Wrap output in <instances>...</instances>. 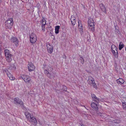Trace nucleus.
Returning a JSON list of instances; mask_svg holds the SVG:
<instances>
[{
	"label": "nucleus",
	"instance_id": "1",
	"mask_svg": "<svg viewBox=\"0 0 126 126\" xmlns=\"http://www.w3.org/2000/svg\"><path fill=\"white\" fill-rule=\"evenodd\" d=\"M13 19L10 18L6 20L5 24L6 29H10L12 28L13 24Z\"/></svg>",
	"mask_w": 126,
	"mask_h": 126
},
{
	"label": "nucleus",
	"instance_id": "2",
	"mask_svg": "<svg viewBox=\"0 0 126 126\" xmlns=\"http://www.w3.org/2000/svg\"><path fill=\"white\" fill-rule=\"evenodd\" d=\"M88 83L91 86L96 89H97V87L96 85L94 79L91 76L89 77L87 80Z\"/></svg>",
	"mask_w": 126,
	"mask_h": 126
},
{
	"label": "nucleus",
	"instance_id": "3",
	"mask_svg": "<svg viewBox=\"0 0 126 126\" xmlns=\"http://www.w3.org/2000/svg\"><path fill=\"white\" fill-rule=\"evenodd\" d=\"M88 26L89 29L91 30L94 32V26L95 23L92 19L91 18H89L88 21Z\"/></svg>",
	"mask_w": 126,
	"mask_h": 126
},
{
	"label": "nucleus",
	"instance_id": "4",
	"mask_svg": "<svg viewBox=\"0 0 126 126\" xmlns=\"http://www.w3.org/2000/svg\"><path fill=\"white\" fill-rule=\"evenodd\" d=\"M111 49L112 54L115 58H117L118 57V53L117 48L114 45H112L111 46Z\"/></svg>",
	"mask_w": 126,
	"mask_h": 126
},
{
	"label": "nucleus",
	"instance_id": "5",
	"mask_svg": "<svg viewBox=\"0 0 126 126\" xmlns=\"http://www.w3.org/2000/svg\"><path fill=\"white\" fill-rule=\"evenodd\" d=\"M21 77L27 83H31L32 82L31 80V78L29 76L22 75L21 76Z\"/></svg>",
	"mask_w": 126,
	"mask_h": 126
},
{
	"label": "nucleus",
	"instance_id": "6",
	"mask_svg": "<svg viewBox=\"0 0 126 126\" xmlns=\"http://www.w3.org/2000/svg\"><path fill=\"white\" fill-rule=\"evenodd\" d=\"M30 41L32 43H35L37 40L36 35L34 33H32L30 36Z\"/></svg>",
	"mask_w": 126,
	"mask_h": 126
},
{
	"label": "nucleus",
	"instance_id": "7",
	"mask_svg": "<svg viewBox=\"0 0 126 126\" xmlns=\"http://www.w3.org/2000/svg\"><path fill=\"white\" fill-rule=\"evenodd\" d=\"M91 96L93 99V102L97 103V104H98L100 100V99L97 97L94 94H92Z\"/></svg>",
	"mask_w": 126,
	"mask_h": 126
},
{
	"label": "nucleus",
	"instance_id": "8",
	"mask_svg": "<svg viewBox=\"0 0 126 126\" xmlns=\"http://www.w3.org/2000/svg\"><path fill=\"white\" fill-rule=\"evenodd\" d=\"M14 102L15 104H19L20 105H23V102L21 100H20L17 98H14Z\"/></svg>",
	"mask_w": 126,
	"mask_h": 126
},
{
	"label": "nucleus",
	"instance_id": "9",
	"mask_svg": "<svg viewBox=\"0 0 126 126\" xmlns=\"http://www.w3.org/2000/svg\"><path fill=\"white\" fill-rule=\"evenodd\" d=\"M97 103H95L94 102H92L91 106L92 108L94 109L95 110L97 111L98 109Z\"/></svg>",
	"mask_w": 126,
	"mask_h": 126
},
{
	"label": "nucleus",
	"instance_id": "10",
	"mask_svg": "<svg viewBox=\"0 0 126 126\" xmlns=\"http://www.w3.org/2000/svg\"><path fill=\"white\" fill-rule=\"evenodd\" d=\"M78 23V28L79 31L80 32V33L82 34L83 32V29L82 28V25L81 24V21H79Z\"/></svg>",
	"mask_w": 126,
	"mask_h": 126
},
{
	"label": "nucleus",
	"instance_id": "11",
	"mask_svg": "<svg viewBox=\"0 0 126 126\" xmlns=\"http://www.w3.org/2000/svg\"><path fill=\"white\" fill-rule=\"evenodd\" d=\"M47 46L48 52L50 53H51L53 51V47L50 45L49 43H48Z\"/></svg>",
	"mask_w": 126,
	"mask_h": 126
},
{
	"label": "nucleus",
	"instance_id": "12",
	"mask_svg": "<svg viewBox=\"0 0 126 126\" xmlns=\"http://www.w3.org/2000/svg\"><path fill=\"white\" fill-rule=\"evenodd\" d=\"M28 68L29 71H32L34 70L35 69V67L32 63H30L28 64Z\"/></svg>",
	"mask_w": 126,
	"mask_h": 126
},
{
	"label": "nucleus",
	"instance_id": "13",
	"mask_svg": "<svg viewBox=\"0 0 126 126\" xmlns=\"http://www.w3.org/2000/svg\"><path fill=\"white\" fill-rule=\"evenodd\" d=\"M44 72L45 74H46L47 76L49 78H51L52 77H54V74L52 73H52H49L48 71L45 70H44Z\"/></svg>",
	"mask_w": 126,
	"mask_h": 126
},
{
	"label": "nucleus",
	"instance_id": "14",
	"mask_svg": "<svg viewBox=\"0 0 126 126\" xmlns=\"http://www.w3.org/2000/svg\"><path fill=\"white\" fill-rule=\"evenodd\" d=\"M30 121L33 123V124L36 125L37 124V122L36 118L32 116H30Z\"/></svg>",
	"mask_w": 126,
	"mask_h": 126
},
{
	"label": "nucleus",
	"instance_id": "15",
	"mask_svg": "<svg viewBox=\"0 0 126 126\" xmlns=\"http://www.w3.org/2000/svg\"><path fill=\"white\" fill-rule=\"evenodd\" d=\"M11 42L14 43L17 46L18 44V41L16 38L14 37H13L11 38Z\"/></svg>",
	"mask_w": 126,
	"mask_h": 126
},
{
	"label": "nucleus",
	"instance_id": "16",
	"mask_svg": "<svg viewBox=\"0 0 126 126\" xmlns=\"http://www.w3.org/2000/svg\"><path fill=\"white\" fill-rule=\"evenodd\" d=\"M99 6L100 9L104 13H106V9L105 6L102 3L99 4Z\"/></svg>",
	"mask_w": 126,
	"mask_h": 126
},
{
	"label": "nucleus",
	"instance_id": "17",
	"mask_svg": "<svg viewBox=\"0 0 126 126\" xmlns=\"http://www.w3.org/2000/svg\"><path fill=\"white\" fill-rule=\"evenodd\" d=\"M12 54L9 55L7 56H5L6 57V60L8 62H10L12 60Z\"/></svg>",
	"mask_w": 126,
	"mask_h": 126
},
{
	"label": "nucleus",
	"instance_id": "18",
	"mask_svg": "<svg viewBox=\"0 0 126 126\" xmlns=\"http://www.w3.org/2000/svg\"><path fill=\"white\" fill-rule=\"evenodd\" d=\"M5 71L6 72L10 80H13L15 79V78L13 77L12 75L10 73L7 72V71Z\"/></svg>",
	"mask_w": 126,
	"mask_h": 126
},
{
	"label": "nucleus",
	"instance_id": "19",
	"mask_svg": "<svg viewBox=\"0 0 126 126\" xmlns=\"http://www.w3.org/2000/svg\"><path fill=\"white\" fill-rule=\"evenodd\" d=\"M117 83L120 85H121L124 83V81L123 79L122 78H120L116 80Z\"/></svg>",
	"mask_w": 126,
	"mask_h": 126
},
{
	"label": "nucleus",
	"instance_id": "20",
	"mask_svg": "<svg viewBox=\"0 0 126 126\" xmlns=\"http://www.w3.org/2000/svg\"><path fill=\"white\" fill-rule=\"evenodd\" d=\"M5 56L11 54V52L7 49H5L4 50Z\"/></svg>",
	"mask_w": 126,
	"mask_h": 126
},
{
	"label": "nucleus",
	"instance_id": "21",
	"mask_svg": "<svg viewBox=\"0 0 126 126\" xmlns=\"http://www.w3.org/2000/svg\"><path fill=\"white\" fill-rule=\"evenodd\" d=\"M10 66L9 67V69L11 70H15L16 68V67L15 66L14 64H11L10 63Z\"/></svg>",
	"mask_w": 126,
	"mask_h": 126
},
{
	"label": "nucleus",
	"instance_id": "22",
	"mask_svg": "<svg viewBox=\"0 0 126 126\" xmlns=\"http://www.w3.org/2000/svg\"><path fill=\"white\" fill-rule=\"evenodd\" d=\"M60 28V27L59 26H57L55 27V32L56 34H58L59 33V29Z\"/></svg>",
	"mask_w": 126,
	"mask_h": 126
},
{
	"label": "nucleus",
	"instance_id": "23",
	"mask_svg": "<svg viewBox=\"0 0 126 126\" xmlns=\"http://www.w3.org/2000/svg\"><path fill=\"white\" fill-rule=\"evenodd\" d=\"M124 44L122 42H120L119 45V49L121 50L124 47Z\"/></svg>",
	"mask_w": 126,
	"mask_h": 126
},
{
	"label": "nucleus",
	"instance_id": "24",
	"mask_svg": "<svg viewBox=\"0 0 126 126\" xmlns=\"http://www.w3.org/2000/svg\"><path fill=\"white\" fill-rule=\"evenodd\" d=\"M112 122L115 123H118L120 122V121L119 119H115L113 120Z\"/></svg>",
	"mask_w": 126,
	"mask_h": 126
},
{
	"label": "nucleus",
	"instance_id": "25",
	"mask_svg": "<svg viewBox=\"0 0 126 126\" xmlns=\"http://www.w3.org/2000/svg\"><path fill=\"white\" fill-rule=\"evenodd\" d=\"M41 24L42 25H45L46 24V22L44 19H43L42 21L41 22Z\"/></svg>",
	"mask_w": 126,
	"mask_h": 126
},
{
	"label": "nucleus",
	"instance_id": "26",
	"mask_svg": "<svg viewBox=\"0 0 126 126\" xmlns=\"http://www.w3.org/2000/svg\"><path fill=\"white\" fill-rule=\"evenodd\" d=\"M123 108L124 109L126 110V102H123Z\"/></svg>",
	"mask_w": 126,
	"mask_h": 126
},
{
	"label": "nucleus",
	"instance_id": "27",
	"mask_svg": "<svg viewBox=\"0 0 126 126\" xmlns=\"http://www.w3.org/2000/svg\"><path fill=\"white\" fill-rule=\"evenodd\" d=\"M70 20L71 21L76 20V18L74 16L72 15L71 17Z\"/></svg>",
	"mask_w": 126,
	"mask_h": 126
},
{
	"label": "nucleus",
	"instance_id": "28",
	"mask_svg": "<svg viewBox=\"0 0 126 126\" xmlns=\"http://www.w3.org/2000/svg\"><path fill=\"white\" fill-rule=\"evenodd\" d=\"M63 91H66L67 90V88L66 86L65 85H63Z\"/></svg>",
	"mask_w": 126,
	"mask_h": 126
},
{
	"label": "nucleus",
	"instance_id": "29",
	"mask_svg": "<svg viewBox=\"0 0 126 126\" xmlns=\"http://www.w3.org/2000/svg\"><path fill=\"white\" fill-rule=\"evenodd\" d=\"M71 22L72 24L73 25H75V24L76 23V20H75V21L73 20V21H71Z\"/></svg>",
	"mask_w": 126,
	"mask_h": 126
},
{
	"label": "nucleus",
	"instance_id": "30",
	"mask_svg": "<svg viewBox=\"0 0 126 126\" xmlns=\"http://www.w3.org/2000/svg\"><path fill=\"white\" fill-rule=\"evenodd\" d=\"M80 60L81 61V63L82 64H83L84 62V60L83 59L82 57H80Z\"/></svg>",
	"mask_w": 126,
	"mask_h": 126
},
{
	"label": "nucleus",
	"instance_id": "31",
	"mask_svg": "<svg viewBox=\"0 0 126 126\" xmlns=\"http://www.w3.org/2000/svg\"><path fill=\"white\" fill-rule=\"evenodd\" d=\"M97 114H98V115L99 116H100L101 117H102L103 116L102 115L103 114L99 112H97Z\"/></svg>",
	"mask_w": 126,
	"mask_h": 126
},
{
	"label": "nucleus",
	"instance_id": "32",
	"mask_svg": "<svg viewBox=\"0 0 126 126\" xmlns=\"http://www.w3.org/2000/svg\"><path fill=\"white\" fill-rule=\"evenodd\" d=\"M32 116L30 114H28L27 115H26V117L28 119H30V116Z\"/></svg>",
	"mask_w": 126,
	"mask_h": 126
},
{
	"label": "nucleus",
	"instance_id": "33",
	"mask_svg": "<svg viewBox=\"0 0 126 126\" xmlns=\"http://www.w3.org/2000/svg\"><path fill=\"white\" fill-rule=\"evenodd\" d=\"M49 68L48 69V71H52L53 70V68L51 67H49Z\"/></svg>",
	"mask_w": 126,
	"mask_h": 126
},
{
	"label": "nucleus",
	"instance_id": "34",
	"mask_svg": "<svg viewBox=\"0 0 126 126\" xmlns=\"http://www.w3.org/2000/svg\"><path fill=\"white\" fill-rule=\"evenodd\" d=\"M44 26V25H42V30L43 31H44L45 30V28Z\"/></svg>",
	"mask_w": 126,
	"mask_h": 126
},
{
	"label": "nucleus",
	"instance_id": "35",
	"mask_svg": "<svg viewBox=\"0 0 126 126\" xmlns=\"http://www.w3.org/2000/svg\"><path fill=\"white\" fill-rule=\"evenodd\" d=\"M49 34H51V36L52 35V32H50L49 33Z\"/></svg>",
	"mask_w": 126,
	"mask_h": 126
},
{
	"label": "nucleus",
	"instance_id": "36",
	"mask_svg": "<svg viewBox=\"0 0 126 126\" xmlns=\"http://www.w3.org/2000/svg\"><path fill=\"white\" fill-rule=\"evenodd\" d=\"M2 1L1 0H0V4L1 2Z\"/></svg>",
	"mask_w": 126,
	"mask_h": 126
},
{
	"label": "nucleus",
	"instance_id": "37",
	"mask_svg": "<svg viewBox=\"0 0 126 126\" xmlns=\"http://www.w3.org/2000/svg\"><path fill=\"white\" fill-rule=\"evenodd\" d=\"M64 57H65V58L66 57H65V56H63V58H64Z\"/></svg>",
	"mask_w": 126,
	"mask_h": 126
},
{
	"label": "nucleus",
	"instance_id": "38",
	"mask_svg": "<svg viewBox=\"0 0 126 126\" xmlns=\"http://www.w3.org/2000/svg\"><path fill=\"white\" fill-rule=\"evenodd\" d=\"M81 126H84V125H82Z\"/></svg>",
	"mask_w": 126,
	"mask_h": 126
}]
</instances>
